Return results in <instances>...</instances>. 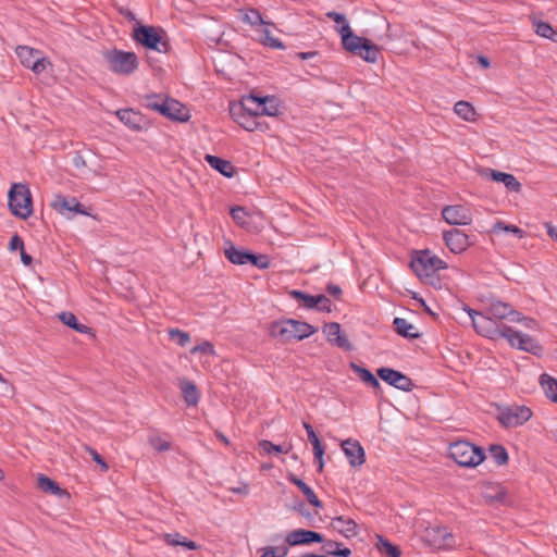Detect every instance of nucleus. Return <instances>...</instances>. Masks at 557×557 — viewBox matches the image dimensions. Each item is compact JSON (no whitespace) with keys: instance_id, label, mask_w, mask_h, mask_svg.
I'll use <instances>...</instances> for the list:
<instances>
[{"instance_id":"1","label":"nucleus","mask_w":557,"mask_h":557,"mask_svg":"<svg viewBox=\"0 0 557 557\" xmlns=\"http://www.w3.org/2000/svg\"><path fill=\"white\" fill-rule=\"evenodd\" d=\"M410 267L424 284L436 287L441 284L437 271L446 269L447 264L426 249L418 252L417 257L411 260Z\"/></svg>"},{"instance_id":"2","label":"nucleus","mask_w":557,"mask_h":557,"mask_svg":"<svg viewBox=\"0 0 557 557\" xmlns=\"http://www.w3.org/2000/svg\"><path fill=\"white\" fill-rule=\"evenodd\" d=\"M317 331L318 329L313 325L294 319L274 321L270 325L271 336L278 338L282 343H288L293 339L302 341Z\"/></svg>"},{"instance_id":"3","label":"nucleus","mask_w":557,"mask_h":557,"mask_svg":"<svg viewBox=\"0 0 557 557\" xmlns=\"http://www.w3.org/2000/svg\"><path fill=\"white\" fill-rule=\"evenodd\" d=\"M133 39L148 50L168 53L171 50L166 32L161 27L138 24L133 29Z\"/></svg>"},{"instance_id":"4","label":"nucleus","mask_w":557,"mask_h":557,"mask_svg":"<svg viewBox=\"0 0 557 557\" xmlns=\"http://www.w3.org/2000/svg\"><path fill=\"white\" fill-rule=\"evenodd\" d=\"M8 205L11 213L22 220L33 214V198L26 184L14 183L8 193Z\"/></svg>"},{"instance_id":"5","label":"nucleus","mask_w":557,"mask_h":557,"mask_svg":"<svg viewBox=\"0 0 557 557\" xmlns=\"http://www.w3.org/2000/svg\"><path fill=\"white\" fill-rule=\"evenodd\" d=\"M449 456L459 466L468 468L476 467L485 459L483 449L467 441L450 444Z\"/></svg>"},{"instance_id":"6","label":"nucleus","mask_w":557,"mask_h":557,"mask_svg":"<svg viewBox=\"0 0 557 557\" xmlns=\"http://www.w3.org/2000/svg\"><path fill=\"white\" fill-rule=\"evenodd\" d=\"M420 541L433 550L448 549L455 545V536L447 527L429 524L419 533Z\"/></svg>"},{"instance_id":"7","label":"nucleus","mask_w":557,"mask_h":557,"mask_svg":"<svg viewBox=\"0 0 557 557\" xmlns=\"http://www.w3.org/2000/svg\"><path fill=\"white\" fill-rule=\"evenodd\" d=\"M109 69L120 75H131L138 69V58L135 52L116 48L103 52Z\"/></svg>"},{"instance_id":"8","label":"nucleus","mask_w":557,"mask_h":557,"mask_svg":"<svg viewBox=\"0 0 557 557\" xmlns=\"http://www.w3.org/2000/svg\"><path fill=\"white\" fill-rule=\"evenodd\" d=\"M465 310L470 315L472 325L478 334L492 339L499 337L504 338V329H508V325L504 323H497L494 319L486 317L485 314L478 312L469 307H466Z\"/></svg>"},{"instance_id":"9","label":"nucleus","mask_w":557,"mask_h":557,"mask_svg":"<svg viewBox=\"0 0 557 557\" xmlns=\"http://www.w3.org/2000/svg\"><path fill=\"white\" fill-rule=\"evenodd\" d=\"M350 55L358 57L368 63H376L381 55V48L370 39L350 30Z\"/></svg>"},{"instance_id":"10","label":"nucleus","mask_w":557,"mask_h":557,"mask_svg":"<svg viewBox=\"0 0 557 557\" xmlns=\"http://www.w3.org/2000/svg\"><path fill=\"white\" fill-rule=\"evenodd\" d=\"M504 338L508 341L511 347L527 351L537 357L542 356V345L530 335L516 331L510 326H508V329H504Z\"/></svg>"},{"instance_id":"11","label":"nucleus","mask_w":557,"mask_h":557,"mask_svg":"<svg viewBox=\"0 0 557 557\" xmlns=\"http://www.w3.org/2000/svg\"><path fill=\"white\" fill-rule=\"evenodd\" d=\"M16 55L20 59L21 63L30 69L35 74L42 73L47 65L50 62L41 57V52L39 50L33 49L27 46H20L16 49Z\"/></svg>"},{"instance_id":"12","label":"nucleus","mask_w":557,"mask_h":557,"mask_svg":"<svg viewBox=\"0 0 557 557\" xmlns=\"http://www.w3.org/2000/svg\"><path fill=\"white\" fill-rule=\"evenodd\" d=\"M532 417V411L525 406H511L500 411L498 420L505 428L522 425Z\"/></svg>"},{"instance_id":"13","label":"nucleus","mask_w":557,"mask_h":557,"mask_svg":"<svg viewBox=\"0 0 557 557\" xmlns=\"http://www.w3.org/2000/svg\"><path fill=\"white\" fill-rule=\"evenodd\" d=\"M289 296L297 301H301L302 306L307 309H315L322 312H331L332 310L331 300L323 294L310 295L298 289H293L289 292Z\"/></svg>"},{"instance_id":"14","label":"nucleus","mask_w":557,"mask_h":557,"mask_svg":"<svg viewBox=\"0 0 557 557\" xmlns=\"http://www.w3.org/2000/svg\"><path fill=\"white\" fill-rule=\"evenodd\" d=\"M51 207L62 215L71 216L75 213L88 215L85 207L75 197H66L58 194L54 196Z\"/></svg>"},{"instance_id":"15","label":"nucleus","mask_w":557,"mask_h":557,"mask_svg":"<svg viewBox=\"0 0 557 557\" xmlns=\"http://www.w3.org/2000/svg\"><path fill=\"white\" fill-rule=\"evenodd\" d=\"M376 373L381 380L400 391L410 392L414 387L411 379L397 370L380 368Z\"/></svg>"},{"instance_id":"16","label":"nucleus","mask_w":557,"mask_h":557,"mask_svg":"<svg viewBox=\"0 0 557 557\" xmlns=\"http://www.w3.org/2000/svg\"><path fill=\"white\" fill-rule=\"evenodd\" d=\"M443 219L450 225H468L472 222L470 210L463 206H445L442 209Z\"/></svg>"},{"instance_id":"17","label":"nucleus","mask_w":557,"mask_h":557,"mask_svg":"<svg viewBox=\"0 0 557 557\" xmlns=\"http://www.w3.org/2000/svg\"><path fill=\"white\" fill-rule=\"evenodd\" d=\"M230 114L234 122L248 132H267L269 129L268 123L260 121L259 116L237 111H230Z\"/></svg>"},{"instance_id":"18","label":"nucleus","mask_w":557,"mask_h":557,"mask_svg":"<svg viewBox=\"0 0 557 557\" xmlns=\"http://www.w3.org/2000/svg\"><path fill=\"white\" fill-rule=\"evenodd\" d=\"M444 240L449 250L454 253L463 252L470 245L469 236L458 228L444 232Z\"/></svg>"},{"instance_id":"19","label":"nucleus","mask_w":557,"mask_h":557,"mask_svg":"<svg viewBox=\"0 0 557 557\" xmlns=\"http://www.w3.org/2000/svg\"><path fill=\"white\" fill-rule=\"evenodd\" d=\"M490 312L497 320L509 319L511 322L520 321V312L516 311L511 305L504 302L495 297L490 299Z\"/></svg>"},{"instance_id":"20","label":"nucleus","mask_w":557,"mask_h":557,"mask_svg":"<svg viewBox=\"0 0 557 557\" xmlns=\"http://www.w3.org/2000/svg\"><path fill=\"white\" fill-rule=\"evenodd\" d=\"M263 98L255 95L244 96L237 103L230 104V111L245 112L256 116H262L260 109L262 108Z\"/></svg>"},{"instance_id":"21","label":"nucleus","mask_w":557,"mask_h":557,"mask_svg":"<svg viewBox=\"0 0 557 557\" xmlns=\"http://www.w3.org/2000/svg\"><path fill=\"white\" fill-rule=\"evenodd\" d=\"M323 541L324 537L321 533L305 529L295 530L290 532L286 537V542L290 546L309 545L312 543H322Z\"/></svg>"},{"instance_id":"22","label":"nucleus","mask_w":557,"mask_h":557,"mask_svg":"<svg viewBox=\"0 0 557 557\" xmlns=\"http://www.w3.org/2000/svg\"><path fill=\"white\" fill-rule=\"evenodd\" d=\"M116 116L133 131H141L148 124L146 116L134 109H120L116 111Z\"/></svg>"},{"instance_id":"23","label":"nucleus","mask_w":557,"mask_h":557,"mask_svg":"<svg viewBox=\"0 0 557 557\" xmlns=\"http://www.w3.org/2000/svg\"><path fill=\"white\" fill-rule=\"evenodd\" d=\"M302 425H304V428H305V430L307 432L308 441L312 445L313 455H314V462L318 466V471L321 472L323 470V467H324L323 456H324V453H325V446L322 444V442L318 437L313 426L310 423L304 421Z\"/></svg>"},{"instance_id":"24","label":"nucleus","mask_w":557,"mask_h":557,"mask_svg":"<svg viewBox=\"0 0 557 557\" xmlns=\"http://www.w3.org/2000/svg\"><path fill=\"white\" fill-rule=\"evenodd\" d=\"M484 173L490 175L493 181L503 183L509 191L519 193L521 190V183L512 174L492 169H487Z\"/></svg>"},{"instance_id":"25","label":"nucleus","mask_w":557,"mask_h":557,"mask_svg":"<svg viewBox=\"0 0 557 557\" xmlns=\"http://www.w3.org/2000/svg\"><path fill=\"white\" fill-rule=\"evenodd\" d=\"M205 161L215 171L221 173L225 177H232L235 173L234 165L225 159L216 156L206 154Z\"/></svg>"},{"instance_id":"26","label":"nucleus","mask_w":557,"mask_h":557,"mask_svg":"<svg viewBox=\"0 0 557 557\" xmlns=\"http://www.w3.org/2000/svg\"><path fill=\"white\" fill-rule=\"evenodd\" d=\"M168 111H169V114H165L164 117H166L171 121L187 122L190 119V113H189L188 108L173 98H171Z\"/></svg>"},{"instance_id":"27","label":"nucleus","mask_w":557,"mask_h":557,"mask_svg":"<svg viewBox=\"0 0 557 557\" xmlns=\"http://www.w3.org/2000/svg\"><path fill=\"white\" fill-rule=\"evenodd\" d=\"M323 332L326 334L330 343L341 348H348V339L345 335H341V325L337 322L326 323Z\"/></svg>"},{"instance_id":"28","label":"nucleus","mask_w":557,"mask_h":557,"mask_svg":"<svg viewBox=\"0 0 557 557\" xmlns=\"http://www.w3.org/2000/svg\"><path fill=\"white\" fill-rule=\"evenodd\" d=\"M325 15L337 24L336 29L341 34L342 46L344 50L348 51V21L346 15L335 11H329Z\"/></svg>"},{"instance_id":"29","label":"nucleus","mask_w":557,"mask_h":557,"mask_svg":"<svg viewBox=\"0 0 557 557\" xmlns=\"http://www.w3.org/2000/svg\"><path fill=\"white\" fill-rule=\"evenodd\" d=\"M37 487L45 493L57 495L59 497H70V494L65 490L61 488L55 481L44 474H39L37 479Z\"/></svg>"},{"instance_id":"30","label":"nucleus","mask_w":557,"mask_h":557,"mask_svg":"<svg viewBox=\"0 0 557 557\" xmlns=\"http://www.w3.org/2000/svg\"><path fill=\"white\" fill-rule=\"evenodd\" d=\"M180 388L187 406H196L198 404L200 394L194 382L183 379L180 381Z\"/></svg>"},{"instance_id":"31","label":"nucleus","mask_w":557,"mask_h":557,"mask_svg":"<svg viewBox=\"0 0 557 557\" xmlns=\"http://www.w3.org/2000/svg\"><path fill=\"white\" fill-rule=\"evenodd\" d=\"M350 370H352L360 381H362L369 387H372L375 392L381 389V384L374 374L366 368H362L354 362H350Z\"/></svg>"},{"instance_id":"32","label":"nucleus","mask_w":557,"mask_h":557,"mask_svg":"<svg viewBox=\"0 0 557 557\" xmlns=\"http://www.w3.org/2000/svg\"><path fill=\"white\" fill-rule=\"evenodd\" d=\"M163 539L168 545L182 546L185 549L196 550L199 545L180 533H165Z\"/></svg>"},{"instance_id":"33","label":"nucleus","mask_w":557,"mask_h":557,"mask_svg":"<svg viewBox=\"0 0 557 557\" xmlns=\"http://www.w3.org/2000/svg\"><path fill=\"white\" fill-rule=\"evenodd\" d=\"M249 250L247 249H239L236 246H234L232 243H230V246L225 248L224 255L226 259L234 263V264H248L249 257Z\"/></svg>"},{"instance_id":"34","label":"nucleus","mask_w":557,"mask_h":557,"mask_svg":"<svg viewBox=\"0 0 557 557\" xmlns=\"http://www.w3.org/2000/svg\"><path fill=\"white\" fill-rule=\"evenodd\" d=\"M393 325L397 334L406 338H418L420 336L417 327L404 318H395Z\"/></svg>"},{"instance_id":"35","label":"nucleus","mask_w":557,"mask_h":557,"mask_svg":"<svg viewBox=\"0 0 557 557\" xmlns=\"http://www.w3.org/2000/svg\"><path fill=\"white\" fill-rule=\"evenodd\" d=\"M289 481L302 492L309 504H311L314 507H321V502L319 500L313 490L308 484H306L301 479L292 474L289 476Z\"/></svg>"},{"instance_id":"36","label":"nucleus","mask_w":557,"mask_h":557,"mask_svg":"<svg viewBox=\"0 0 557 557\" xmlns=\"http://www.w3.org/2000/svg\"><path fill=\"white\" fill-rule=\"evenodd\" d=\"M59 319L62 321L63 324L71 327L72 330L82 333V334H88L91 332V329L88 327L85 324H82L77 321V318L74 313L70 311H64L59 314Z\"/></svg>"},{"instance_id":"37","label":"nucleus","mask_w":557,"mask_h":557,"mask_svg":"<svg viewBox=\"0 0 557 557\" xmlns=\"http://www.w3.org/2000/svg\"><path fill=\"white\" fill-rule=\"evenodd\" d=\"M540 384L545 392V395L554 403H557V380L546 373H543L540 376Z\"/></svg>"},{"instance_id":"38","label":"nucleus","mask_w":557,"mask_h":557,"mask_svg":"<svg viewBox=\"0 0 557 557\" xmlns=\"http://www.w3.org/2000/svg\"><path fill=\"white\" fill-rule=\"evenodd\" d=\"M455 113L465 121L472 122L475 120L476 112L472 104L468 101L460 100L454 107Z\"/></svg>"},{"instance_id":"39","label":"nucleus","mask_w":557,"mask_h":557,"mask_svg":"<svg viewBox=\"0 0 557 557\" xmlns=\"http://www.w3.org/2000/svg\"><path fill=\"white\" fill-rule=\"evenodd\" d=\"M375 537L377 540V542L375 544V548L377 549V552L381 555H383L385 557H389L391 555L396 554V552L398 549H400L399 546L393 544L392 542H389L386 537H384L381 534H375Z\"/></svg>"},{"instance_id":"40","label":"nucleus","mask_w":557,"mask_h":557,"mask_svg":"<svg viewBox=\"0 0 557 557\" xmlns=\"http://www.w3.org/2000/svg\"><path fill=\"white\" fill-rule=\"evenodd\" d=\"M366 461V453L358 441L350 440V466H361Z\"/></svg>"},{"instance_id":"41","label":"nucleus","mask_w":557,"mask_h":557,"mask_svg":"<svg viewBox=\"0 0 557 557\" xmlns=\"http://www.w3.org/2000/svg\"><path fill=\"white\" fill-rule=\"evenodd\" d=\"M488 455L497 466H503L508 462V453L503 445H491L488 448Z\"/></svg>"},{"instance_id":"42","label":"nucleus","mask_w":557,"mask_h":557,"mask_svg":"<svg viewBox=\"0 0 557 557\" xmlns=\"http://www.w3.org/2000/svg\"><path fill=\"white\" fill-rule=\"evenodd\" d=\"M259 447L264 454H288L290 449L293 448L292 444L288 445H276L273 444L271 441L262 440L259 442Z\"/></svg>"},{"instance_id":"43","label":"nucleus","mask_w":557,"mask_h":557,"mask_svg":"<svg viewBox=\"0 0 557 557\" xmlns=\"http://www.w3.org/2000/svg\"><path fill=\"white\" fill-rule=\"evenodd\" d=\"M264 104H262V108L260 109V112L262 115L268 116H277L280 111V103L275 97H262Z\"/></svg>"},{"instance_id":"44","label":"nucleus","mask_w":557,"mask_h":557,"mask_svg":"<svg viewBox=\"0 0 557 557\" xmlns=\"http://www.w3.org/2000/svg\"><path fill=\"white\" fill-rule=\"evenodd\" d=\"M532 24L535 33L539 36L554 40V35H556V32L550 26V24L537 20H533Z\"/></svg>"},{"instance_id":"45","label":"nucleus","mask_w":557,"mask_h":557,"mask_svg":"<svg viewBox=\"0 0 557 557\" xmlns=\"http://www.w3.org/2000/svg\"><path fill=\"white\" fill-rule=\"evenodd\" d=\"M243 21L251 26L268 24L265 21H263L261 13L257 9L247 10Z\"/></svg>"},{"instance_id":"46","label":"nucleus","mask_w":557,"mask_h":557,"mask_svg":"<svg viewBox=\"0 0 557 557\" xmlns=\"http://www.w3.org/2000/svg\"><path fill=\"white\" fill-rule=\"evenodd\" d=\"M169 336L172 341H175L178 346L185 347L190 343V335L180 329H170Z\"/></svg>"},{"instance_id":"47","label":"nucleus","mask_w":557,"mask_h":557,"mask_svg":"<svg viewBox=\"0 0 557 557\" xmlns=\"http://www.w3.org/2000/svg\"><path fill=\"white\" fill-rule=\"evenodd\" d=\"M248 263L258 269L264 270L270 267V258L268 255H257L250 251Z\"/></svg>"},{"instance_id":"48","label":"nucleus","mask_w":557,"mask_h":557,"mask_svg":"<svg viewBox=\"0 0 557 557\" xmlns=\"http://www.w3.org/2000/svg\"><path fill=\"white\" fill-rule=\"evenodd\" d=\"M493 231L494 232H499V231L510 232V233L515 234L518 238H523L525 235V232L523 230H521L520 227H518L516 225H508L502 221H498L494 224Z\"/></svg>"},{"instance_id":"49","label":"nucleus","mask_w":557,"mask_h":557,"mask_svg":"<svg viewBox=\"0 0 557 557\" xmlns=\"http://www.w3.org/2000/svg\"><path fill=\"white\" fill-rule=\"evenodd\" d=\"M260 41L262 45L271 47V48H275V49H284L285 48L283 42L280 39L274 38L268 28H265L262 32V37H261Z\"/></svg>"},{"instance_id":"50","label":"nucleus","mask_w":557,"mask_h":557,"mask_svg":"<svg viewBox=\"0 0 557 557\" xmlns=\"http://www.w3.org/2000/svg\"><path fill=\"white\" fill-rule=\"evenodd\" d=\"M231 216L234 220V222L239 226H245L248 218V212L244 207H234L231 209Z\"/></svg>"},{"instance_id":"51","label":"nucleus","mask_w":557,"mask_h":557,"mask_svg":"<svg viewBox=\"0 0 557 557\" xmlns=\"http://www.w3.org/2000/svg\"><path fill=\"white\" fill-rule=\"evenodd\" d=\"M165 97L166 96L158 94L146 95L144 106L149 110L156 111L157 108L160 106V101H163Z\"/></svg>"},{"instance_id":"52","label":"nucleus","mask_w":557,"mask_h":557,"mask_svg":"<svg viewBox=\"0 0 557 557\" xmlns=\"http://www.w3.org/2000/svg\"><path fill=\"white\" fill-rule=\"evenodd\" d=\"M202 354V355H213L214 354V347L210 342H203L190 349L191 355L196 354Z\"/></svg>"},{"instance_id":"53","label":"nucleus","mask_w":557,"mask_h":557,"mask_svg":"<svg viewBox=\"0 0 557 557\" xmlns=\"http://www.w3.org/2000/svg\"><path fill=\"white\" fill-rule=\"evenodd\" d=\"M86 450L89 453V455L91 456L92 460L100 466V468H101V470L103 472L108 471V469H109L108 463L106 462L103 457L98 454L97 450H95L94 448L88 447V446L86 447Z\"/></svg>"},{"instance_id":"54","label":"nucleus","mask_w":557,"mask_h":557,"mask_svg":"<svg viewBox=\"0 0 557 557\" xmlns=\"http://www.w3.org/2000/svg\"><path fill=\"white\" fill-rule=\"evenodd\" d=\"M150 444L157 451H166L171 448V443L161 437H151Z\"/></svg>"},{"instance_id":"55","label":"nucleus","mask_w":557,"mask_h":557,"mask_svg":"<svg viewBox=\"0 0 557 557\" xmlns=\"http://www.w3.org/2000/svg\"><path fill=\"white\" fill-rule=\"evenodd\" d=\"M72 163L77 170H83L87 168V161L81 151L74 152Z\"/></svg>"},{"instance_id":"56","label":"nucleus","mask_w":557,"mask_h":557,"mask_svg":"<svg viewBox=\"0 0 557 557\" xmlns=\"http://www.w3.org/2000/svg\"><path fill=\"white\" fill-rule=\"evenodd\" d=\"M9 249L11 251L20 250L22 251L24 249V242L22 237L17 234L13 235L9 242Z\"/></svg>"},{"instance_id":"57","label":"nucleus","mask_w":557,"mask_h":557,"mask_svg":"<svg viewBox=\"0 0 557 557\" xmlns=\"http://www.w3.org/2000/svg\"><path fill=\"white\" fill-rule=\"evenodd\" d=\"M492 490L494 491V494L485 493V497H488V498L495 499V500H503L504 499L505 492H504L503 487L495 486V487H492Z\"/></svg>"},{"instance_id":"58","label":"nucleus","mask_w":557,"mask_h":557,"mask_svg":"<svg viewBox=\"0 0 557 557\" xmlns=\"http://www.w3.org/2000/svg\"><path fill=\"white\" fill-rule=\"evenodd\" d=\"M171 98L165 97L163 101H160V106L157 108V112L160 113L162 116H165V114H169V104H170Z\"/></svg>"},{"instance_id":"59","label":"nucleus","mask_w":557,"mask_h":557,"mask_svg":"<svg viewBox=\"0 0 557 557\" xmlns=\"http://www.w3.org/2000/svg\"><path fill=\"white\" fill-rule=\"evenodd\" d=\"M326 292L329 295L337 298L338 296L342 295V289L338 285H335V284H329L326 286Z\"/></svg>"},{"instance_id":"60","label":"nucleus","mask_w":557,"mask_h":557,"mask_svg":"<svg viewBox=\"0 0 557 557\" xmlns=\"http://www.w3.org/2000/svg\"><path fill=\"white\" fill-rule=\"evenodd\" d=\"M519 322H522L523 325L525 327H528V329H534V327L537 326L536 321L534 319L529 318V317H522L521 314H520V321Z\"/></svg>"},{"instance_id":"61","label":"nucleus","mask_w":557,"mask_h":557,"mask_svg":"<svg viewBox=\"0 0 557 557\" xmlns=\"http://www.w3.org/2000/svg\"><path fill=\"white\" fill-rule=\"evenodd\" d=\"M287 553V549L284 550L283 555H276L275 548L273 546H268L263 550V555L265 557H284Z\"/></svg>"},{"instance_id":"62","label":"nucleus","mask_w":557,"mask_h":557,"mask_svg":"<svg viewBox=\"0 0 557 557\" xmlns=\"http://www.w3.org/2000/svg\"><path fill=\"white\" fill-rule=\"evenodd\" d=\"M231 491L236 494L248 495L249 494V485L247 483H244L239 487H232Z\"/></svg>"},{"instance_id":"63","label":"nucleus","mask_w":557,"mask_h":557,"mask_svg":"<svg viewBox=\"0 0 557 557\" xmlns=\"http://www.w3.org/2000/svg\"><path fill=\"white\" fill-rule=\"evenodd\" d=\"M327 554L333 556L348 557V547L337 548L336 552L326 550Z\"/></svg>"},{"instance_id":"64","label":"nucleus","mask_w":557,"mask_h":557,"mask_svg":"<svg viewBox=\"0 0 557 557\" xmlns=\"http://www.w3.org/2000/svg\"><path fill=\"white\" fill-rule=\"evenodd\" d=\"M21 252V260L25 265H30L33 262V258L30 255L26 253L25 249H23Z\"/></svg>"}]
</instances>
